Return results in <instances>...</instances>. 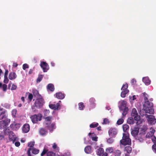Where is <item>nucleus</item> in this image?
<instances>
[{
	"label": "nucleus",
	"instance_id": "nucleus-1",
	"mask_svg": "<svg viewBox=\"0 0 156 156\" xmlns=\"http://www.w3.org/2000/svg\"><path fill=\"white\" fill-rule=\"evenodd\" d=\"M147 127H134L131 131V134L135 138L142 142L144 140V134Z\"/></svg>",
	"mask_w": 156,
	"mask_h": 156
},
{
	"label": "nucleus",
	"instance_id": "nucleus-2",
	"mask_svg": "<svg viewBox=\"0 0 156 156\" xmlns=\"http://www.w3.org/2000/svg\"><path fill=\"white\" fill-rule=\"evenodd\" d=\"M129 133H123L122 139L120 140L121 144L122 145H129L131 143V140L129 138Z\"/></svg>",
	"mask_w": 156,
	"mask_h": 156
},
{
	"label": "nucleus",
	"instance_id": "nucleus-3",
	"mask_svg": "<svg viewBox=\"0 0 156 156\" xmlns=\"http://www.w3.org/2000/svg\"><path fill=\"white\" fill-rule=\"evenodd\" d=\"M42 114L38 113L37 115L35 114L31 116L30 118L32 122L34 123H36L38 121H41L42 117Z\"/></svg>",
	"mask_w": 156,
	"mask_h": 156
},
{
	"label": "nucleus",
	"instance_id": "nucleus-4",
	"mask_svg": "<svg viewBox=\"0 0 156 156\" xmlns=\"http://www.w3.org/2000/svg\"><path fill=\"white\" fill-rule=\"evenodd\" d=\"M44 103V99L42 98H38L35 101L34 105L35 107L38 108H41Z\"/></svg>",
	"mask_w": 156,
	"mask_h": 156
},
{
	"label": "nucleus",
	"instance_id": "nucleus-5",
	"mask_svg": "<svg viewBox=\"0 0 156 156\" xmlns=\"http://www.w3.org/2000/svg\"><path fill=\"white\" fill-rule=\"evenodd\" d=\"M146 117L148 118L147 121L149 124L153 125L156 122V119L155 118L154 116L153 115H147Z\"/></svg>",
	"mask_w": 156,
	"mask_h": 156
},
{
	"label": "nucleus",
	"instance_id": "nucleus-6",
	"mask_svg": "<svg viewBox=\"0 0 156 156\" xmlns=\"http://www.w3.org/2000/svg\"><path fill=\"white\" fill-rule=\"evenodd\" d=\"M40 66L43 69L44 72H47L49 69V66L48 64L45 62H41Z\"/></svg>",
	"mask_w": 156,
	"mask_h": 156
},
{
	"label": "nucleus",
	"instance_id": "nucleus-7",
	"mask_svg": "<svg viewBox=\"0 0 156 156\" xmlns=\"http://www.w3.org/2000/svg\"><path fill=\"white\" fill-rule=\"evenodd\" d=\"M10 121L9 119L0 121V127H7L10 123Z\"/></svg>",
	"mask_w": 156,
	"mask_h": 156
},
{
	"label": "nucleus",
	"instance_id": "nucleus-8",
	"mask_svg": "<svg viewBox=\"0 0 156 156\" xmlns=\"http://www.w3.org/2000/svg\"><path fill=\"white\" fill-rule=\"evenodd\" d=\"M131 115L132 116L134 117V120H137L138 119H139V118H140V116L138 115L137 111L135 108H133L132 109Z\"/></svg>",
	"mask_w": 156,
	"mask_h": 156
},
{
	"label": "nucleus",
	"instance_id": "nucleus-9",
	"mask_svg": "<svg viewBox=\"0 0 156 156\" xmlns=\"http://www.w3.org/2000/svg\"><path fill=\"white\" fill-rule=\"evenodd\" d=\"M49 106L50 108L54 110H58L60 109V105L58 103L56 104H50Z\"/></svg>",
	"mask_w": 156,
	"mask_h": 156
},
{
	"label": "nucleus",
	"instance_id": "nucleus-10",
	"mask_svg": "<svg viewBox=\"0 0 156 156\" xmlns=\"http://www.w3.org/2000/svg\"><path fill=\"white\" fill-rule=\"evenodd\" d=\"M117 132L116 129L115 128H111L108 131V134L110 136L114 137Z\"/></svg>",
	"mask_w": 156,
	"mask_h": 156
},
{
	"label": "nucleus",
	"instance_id": "nucleus-11",
	"mask_svg": "<svg viewBox=\"0 0 156 156\" xmlns=\"http://www.w3.org/2000/svg\"><path fill=\"white\" fill-rule=\"evenodd\" d=\"M9 138L10 141H12L13 143L16 140V136L13 132H11L9 135Z\"/></svg>",
	"mask_w": 156,
	"mask_h": 156
},
{
	"label": "nucleus",
	"instance_id": "nucleus-12",
	"mask_svg": "<svg viewBox=\"0 0 156 156\" xmlns=\"http://www.w3.org/2000/svg\"><path fill=\"white\" fill-rule=\"evenodd\" d=\"M155 130L152 127H151L150 129L149 132L146 135V137L150 138L152 137L155 132Z\"/></svg>",
	"mask_w": 156,
	"mask_h": 156
},
{
	"label": "nucleus",
	"instance_id": "nucleus-13",
	"mask_svg": "<svg viewBox=\"0 0 156 156\" xmlns=\"http://www.w3.org/2000/svg\"><path fill=\"white\" fill-rule=\"evenodd\" d=\"M104 151L103 148H99L97 151V154L98 155L102 156H107L108 154L106 152L104 153Z\"/></svg>",
	"mask_w": 156,
	"mask_h": 156
},
{
	"label": "nucleus",
	"instance_id": "nucleus-14",
	"mask_svg": "<svg viewBox=\"0 0 156 156\" xmlns=\"http://www.w3.org/2000/svg\"><path fill=\"white\" fill-rule=\"evenodd\" d=\"M17 77V75L16 73L14 72H11L9 73V78L11 80L15 79Z\"/></svg>",
	"mask_w": 156,
	"mask_h": 156
},
{
	"label": "nucleus",
	"instance_id": "nucleus-15",
	"mask_svg": "<svg viewBox=\"0 0 156 156\" xmlns=\"http://www.w3.org/2000/svg\"><path fill=\"white\" fill-rule=\"evenodd\" d=\"M55 96L56 98L59 99H62L65 97V94L61 92L56 93Z\"/></svg>",
	"mask_w": 156,
	"mask_h": 156
},
{
	"label": "nucleus",
	"instance_id": "nucleus-16",
	"mask_svg": "<svg viewBox=\"0 0 156 156\" xmlns=\"http://www.w3.org/2000/svg\"><path fill=\"white\" fill-rule=\"evenodd\" d=\"M153 104L152 102H150L147 100L144 101V106L146 108H149V107H152L153 106Z\"/></svg>",
	"mask_w": 156,
	"mask_h": 156
},
{
	"label": "nucleus",
	"instance_id": "nucleus-17",
	"mask_svg": "<svg viewBox=\"0 0 156 156\" xmlns=\"http://www.w3.org/2000/svg\"><path fill=\"white\" fill-rule=\"evenodd\" d=\"M7 116L8 115L6 111L5 110L3 111L0 113V120L6 118Z\"/></svg>",
	"mask_w": 156,
	"mask_h": 156
},
{
	"label": "nucleus",
	"instance_id": "nucleus-18",
	"mask_svg": "<svg viewBox=\"0 0 156 156\" xmlns=\"http://www.w3.org/2000/svg\"><path fill=\"white\" fill-rule=\"evenodd\" d=\"M135 120L137 121L136 122V124L138 127L141 126H142V124L144 122V120L143 119H140V118H139V119Z\"/></svg>",
	"mask_w": 156,
	"mask_h": 156
},
{
	"label": "nucleus",
	"instance_id": "nucleus-19",
	"mask_svg": "<svg viewBox=\"0 0 156 156\" xmlns=\"http://www.w3.org/2000/svg\"><path fill=\"white\" fill-rule=\"evenodd\" d=\"M142 81L146 85H148L151 83V81L147 77H143L142 79Z\"/></svg>",
	"mask_w": 156,
	"mask_h": 156
},
{
	"label": "nucleus",
	"instance_id": "nucleus-20",
	"mask_svg": "<svg viewBox=\"0 0 156 156\" xmlns=\"http://www.w3.org/2000/svg\"><path fill=\"white\" fill-rule=\"evenodd\" d=\"M47 89L51 92L55 90L54 85L52 83H49L47 86Z\"/></svg>",
	"mask_w": 156,
	"mask_h": 156
},
{
	"label": "nucleus",
	"instance_id": "nucleus-21",
	"mask_svg": "<svg viewBox=\"0 0 156 156\" xmlns=\"http://www.w3.org/2000/svg\"><path fill=\"white\" fill-rule=\"evenodd\" d=\"M126 101H123L121 102L120 106L119 107V109L120 110H123V109L126 107Z\"/></svg>",
	"mask_w": 156,
	"mask_h": 156
},
{
	"label": "nucleus",
	"instance_id": "nucleus-22",
	"mask_svg": "<svg viewBox=\"0 0 156 156\" xmlns=\"http://www.w3.org/2000/svg\"><path fill=\"white\" fill-rule=\"evenodd\" d=\"M9 127H4V131L5 135H9L11 132H13L9 128Z\"/></svg>",
	"mask_w": 156,
	"mask_h": 156
},
{
	"label": "nucleus",
	"instance_id": "nucleus-23",
	"mask_svg": "<svg viewBox=\"0 0 156 156\" xmlns=\"http://www.w3.org/2000/svg\"><path fill=\"white\" fill-rule=\"evenodd\" d=\"M85 152L87 154L90 153L91 151V148L90 146H87L84 149Z\"/></svg>",
	"mask_w": 156,
	"mask_h": 156
},
{
	"label": "nucleus",
	"instance_id": "nucleus-24",
	"mask_svg": "<svg viewBox=\"0 0 156 156\" xmlns=\"http://www.w3.org/2000/svg\"><path fill=\"white\" fill-rule=\"evenodd\" d=\"M129 92V90H126L122 91L121 93V96L122 98H124L125 97L126 95Z\"/></svg>",
	"mask_w": 156,
	"mask_h": 156
},
{
	"label": "nucleus",
	"instance_id": "nucleus-25",
	"mask_svg": "<svg viewBox=\"0 0 156 156\" xmlns=\"http://www.w3.org/2000/svg\"><path fill=\"white\" fill-rule=\"evenodd\" d=\"M113 150L114 149L113 147H108L106 149V153H107V154L108 153H111L113 152Z\"/></svg>",
	"mask_w": 156,
	"mask_h": 156
},
{
	"label": "nucleus",
	"instance_id": "nucleus-26",
	"mask_svg": "<svg viewBox=\"0 0 156 156\" xmlns=\"http://www.w3.org/2000/svg\"><path fill=\"white\" fill-rule=\"evenodd\" d=\"M89 135L90 138H92V140L95 141H97V137L93 136L94 135V133H90L89 134Z\"/></svg>",
	"mask_w": 156,
	"mask_h": 156
},
{
	"label": "nucleus",
	"instance_id": "nucleus-27",
	"mask_svg": "<svg viewBox=\"0 0 156 156\" xmlns=\"http://www.w3.org/2000/svg\"><path fill=\"white\" fill-rule=\"evenodd\" d=\"M47 133V132L43 128H41L39 131L40 134L42 136L45 135Z\"/></svg>",
	"mask_w": 156,
	"mask_h": 156
},
{
	"label": "nucleus",
	"instance_id": "nucleus-28",
	"mask_svg": "<svg viewBox=\"0 0 156 156\" xmlns=\"http://www.w3.org/2000/svg\"><path fill=\"white\" fill-rule=\"evenodd\" d=\"M121 151L119 150H116L113 152L115 156H119L121 154Z\"/></svg>",
	"mask_w": 156,
	"mask_h": 156
},
{
	"label": "nucleus",
	"instance_id": "nucleus-29",
	"mask_svg": "<svg viewBox=\"0 0 156 156\" xmlns=\"http://www.w3.org/2000/svg\"><path fill=\"white\" fill-rule=\"evenodd\" d=\"M127 122L129 124H133L134 122L133 118L132 117L129 118L127 120Z\"/></svg>",
	"mask_w": 156,
	"mask_h": 156
},
{
	"label": "nucleus",
	"instance_id": "nucleus-30",
	"mask_svg": "<svg viewBox=\"0 0 156 156\" xmlns=\"http://www.w3.org/2000/svg\"><path fill=\"white\" fill-rule=\"evenodd\" d=\"M148 108V110H147V112H146L150 114H154V109L151 107H149V108Z\"/></svg>",
	"mask_w": 156,
	"mask_h": 156
},
{
	"label": "nucleus",
	"instance_id": "nucleus-31",
	"mask_svg": "<svg viewBox=\"0 0 156 156\" xmlns=\"http://www.w3.org/2000/svg\"><path fill=\"white\" fill-rule=\"evenodd\" d=\"M128 87V85L127 83H126L125 84H123L122 87L121 88V90L122 91L129 90L127 89Z\"/></svg>",
	"mask_w": 156,
	"mask_h": 156
},
{
	"label": "nucleus",
	"instance_id": "nucleus-32",
	"mask_svg": "<svg viewBox=\"0 0 156 156\" xmlns=\"http://www.w3.org/2000/svg\"><path fill=\"white\" fill-rule=\"evenodd\" d=\"M44 76V75H39L36 81L37 82L39 83L42 80Z\"/></svg>",
	"mask_w": 156,
	"mask_h": 156
},
{
	"label": "nucleus",
	"instance_id": "nucleus-33",
	"mask_svg": "<svg viewBox=\"0 0 156 156\" xmlns=\"http://www.w3.org/2000/svg\"><path fill=\"white\" fill-rule=\"evenodd\" d=\"M79 108L80 110H83V109L85 106L83 102H80L78 104Z\"/></svg>",
	"mask_w": 156,
	"mask_h": 156
},
{
	"label": "nucleus",
	"instance_id": "nucleus-34",
	"mask_svg": "<svg viewBox=\"0 0 156 156\" xmlns=\"http://www.w3.org/2000/svg\"><path fill=\"white\" fill-rule=\"evenodd\" d=\"M30 127H22V130L23 133H26L28 132L30 130Z\"/></svg>",
	"mask_w": 156,
	"mask_h": 156
},
{
	"label": "nucleus",
	"instance_id": "nucleus-35",
	"mask_svg": "<svg viewBox=\"0 0 156 156\" xmlns=\"http://www.w3.org/2000/svg\"><path fill=\"white\" fill-rule=\"evenodd\" d=\"M123 112L122 113V115L123 116H125L127 113V112L128 111V108L127 107L123 109Z\"/></svg>",
	"mask_w": 156,
	"mask_h": 156
},
{
	"label": "nucleus",
	"instance_id": "nucleus-36",
	"mask_svg": "<svg viewBox=\"0 0 156 156\" xmlns=\"http://www.w3.org/2000/svg\"><path fill=\"white\" fill-rule=\"evenodd\" d=\"M31 150L33 154H38L39 152V150L34 148H32Z\"/></svg>",
	"mask_w": 156,
	"mask_h": 156
},
{
	"label": "nucleus",
	"instance_id": "nucleus-37",
	"mask_svg": "<svg viewBox=\"0 0 156 156\" xmlns=\"http://www.w3.org/2000/svg\"><path fill=\"white\" fill-rule=\"evenodd\" d=\"M110 123V121L107 118H105L104 119L103 122L102 123L103 124H109Z\"/></svg>",
	"mask_w": 156,
	"mask_h": 156
},
{
	"label": "nucleus",
	"instance_id": "nucleus-38",
	"mask_svg": "<svg viewBox=\"0 0 156 156\" xmlns=\"http://www.w3.org/2000/svg\"><path fill=\"white\" fill-rule=\"evenodd\" d=\"M47 156H55V154L52 151H49L47 153Z\"/></svg>",
	"mask_w": 156,
	"mask_h": 156
},
{
	"label": "nucleus",
	"instance_id": "nucleus-39",
	"mask_svg": "<svg viewBox=\"0 0 156 156\" xmlns=\"http://www.w3.org/2000/svg\"><path fill=\"white\" fill-rule=\"evenodd\" d=\"M144 97V101H146L148 100V95L147 94H146V93L144 92L143 93Z\"/></svg>",
	"mask_w": 156,
	"mask_h": 156
},
{
	"label": "nucleus",
	"instance_id": "nucleus-40",
	"mask_svg": "<svg viewBox=\"0 0 156 156\" xmlns=\"http://www.w3.org/2000/svg\"><path fill=\"white\" fill-rule=\"evenodd\" d=\"M125 150L128 153H130L132 151V148L129 146L126 147L125 148Z\"/></svg>",
	"mask_w": 156,
	"mask_h": 156
},
{
	"label": "nucleus",
	"instance_id": "nucleus-41",
	"mask_svg": "<svg viewBox=\"0 0 156 156\" xmlns=\"http://www.w3.org/2000/svg\"><path fill=\"white\" fill-rule=\"evenodd\" d=\"M124 122V120L122 119H119L117 121V124L118 125L122 124Z\"/></svg>",
	"mask_w": 156,
	"mask_h": 156
},
{
	"label": "nucleus",
	"instance_id": "nucleus-42",
	"mask_svg": "<svg viewBox=\"0 0 156 156\" xmlns=\"http://www.w3.org/2000/svg\"><path fill=\"white\" fill-rule=\"evenodd\" d=\"M34 141H31L28 144V146L30 147V148H31V149L33 148V147L34 146Z\"/></svg>",
	"mask_w": 156,
	"mask_h": 156
},
{
	"label": "nucleus",
	"instance_id": "nucleus-43",
	"mask_svg": "<svg viewBox=\"0 0 156 156\" xmlns=\"http://www.w3.org/2000/svg\"><path fill=\"white\" fill-rule=\"evenodd\" d=\"M48 151V150L44 147V149H43V151L42 152V153L41 154V156H43L45 154L47 153Z\"/></svg>",
	"mask_w": 156,
	"mask_h": 156
},
{
	"label": "nucleus",
	"instance_id": "nucleus-44",
	"mask_svg": "<svg viewBox=\"0 0 156 156\" xmlns=\"http://www.w3.org/2000/svg\"><path fill=\"white\" fill-rule=\"evenodd\" d=\"M122 129L124 132L123 133H129V127H122Z\"/></svg>",
	"mask_w": 156,
	"mask_h": 156
},
{
	"label": "nucleus",
	"instance_id": "nucleus-45",
	"mask_svg": "<svg viewBox=\"0 0 156 156\" xmlns=\"http://www.w3.org/2000/svg\"><path fill=\"white\" fill-rule=\"evenodd\" d=\"M13 125H14L15 126V127H20L21 126L20 124V123L16 124V123H15V122H14V123L12 124H11L10 125V127H12V126Z\"/></svg>",
	"mask_w": 156,
	"mask_h": 156
},
{
	"label": "nucleus",
	"instance_id": "nucleus-46",
	"mask_svg": "<svg viewBox=\"0 0 156 156\" xmlns=\"http://www.w3.org/2000/svg\"><path fill=\"white\" fill-rule=\"evenodd\" d=\"M98 125V123L93 122L90 125V127H97Z\"/></svg>",
	"mask_w": 156,
	"mask_h": 156
},
{
	"label": "nucleus",
	"instance_id": "nucleus-47",
	"mask_svg": "<svg viewBox=\"0 0 156 156\" xmlns=\"http://www.w3.org/2000/svg\"><path fill=\"white\" fill-rule=\"evenodd\" d=\"M2 87L3 91L5 92L7 89V85L6 84H3Z\"/></svg>",
	"mask_w": 156,
	"mask_h": 156
},
{
	"label": "nucleus",
	"instance_id": "nucleus-48",
	"mask_svg": "<svg viewBox=\"0 0 156 156\" xmlns=\"http://www.w3.org/2000/svg\"><path fill=\"white\" fill-rule=\"evenodd\" d=\"M113 141L114 140L113 139L111 138H109L107 140V142L109 144H112L113 142Z\"/></svg>",
	"mask_w": 156,
	"mask_h": 156
},
{
	"label": "nucleus",
	"instance_id": "nucleus-49",
	"mask_svg": "<svg viewBox=\"0 0 156 156\" xmlns=\"http://www.w3.org/2000/svg\"><path fill=\"white\" fill-rule=\"evenodd\" d=\"M17 86L14 84H12V87L11 88V90H14L16 89L17 88Z\"/></svg>",
	"mask_w": 156,
	"mask_h": 156
},
{
	"label": "nucleus",
	"instance_id": "nucleus-50",
	"mask_svg": "<svg viewBox=\"0 0 156 156\" xmlns=\"http://www.w3.org/2000/svg\"><path fill=\"white\" fill-rule=\"evenodd\" d=\"M28 68V65L27 64L25 63L23 64V70H25L26 69Z\"/></svg>",
	"mask_w": 156,
	"mask_h": 156
},
{
	"label": "nucleus",
	"instance_id": "nucleus-51",
	"mask_svg": "<svg viewBox=\"0 0 156 156\" xmlns=\"http://www.w3.org/2000/svg\"><path fill=\"white\" fill-rule=\"evenodd\" d=\"M4 82L5 83H7L9 82V80L7 76H4Z\"/></svg>",
	"mask_w": 156,
	"mask_h": 156
},
{
	"label": "nucleus",
	"instance_id": "nucleus-52",
	"mask_svg": "<svg viewBox=\"0 0 156 156\" xmlns=\"http://www.w3.org/2000/svg\"><path fill=\"white\" fill-rule=\"evenodd\" d=\"M33 97L32 94L31 93H29L28 95V98L30 101H31L33 99Z\"/></svg>",
	"mask_w": 156,
	"mask_h": 156
},
{
	"label": "nucleus",
	"instance_id": "nucleus-53",
	"mask_svg": "<svg viewBox=\"0 0 156 156\" xmlns=\"http://www.w3.org/2000/svg\"><path fill=\"white\" fill-rule=\"evenodd\" d=\"M94 101L95 99L93 98H91L89 100V102L92 104H94Z\"/></svg>",
	"mask_w": 156,
	"mask_h": 156
},
{
	"label": "nucleus",
	"instance_id": "nucleus-54",
	"mask_svg": "<svg viewBox=\"0 0 156 156\" xmlns=\"http://www.w3.org/2000/svg\"><path fill=\"white\" fill-rule=\"evenodd\" d=\"M136 82V80L134 79H133L131 81V83L132 84L134 85L135 84Z\"/></svg>",
	"mask_w": 156,
	"mask_h": 156
},
{
	"label": "nucleus",
	"instance_id": "nucleus-55",
	"mask_svg": "<svg viewBox=\"0 0 156 156\" xmlns=\"http://www.w3.org/2000/svg\"><path fill=\"white\" fill-rule=\"evenodd\" d=\"M16 112L17 111L16 109H13V110H12V113L13 116H15L16 114Z\"/></svg>",
	"mask_w": 156,
	"mask_h": 156
},
{
	"label": "nucleus",
	"instance_id": "nucleus-56",
	"mask_svg": "<svg viewBox=\"0 0 156 156\" xmlns=\"http://www.w3.org/2000/svg\"><path fill=\"white\" fill-rule=\"evenodd\" d=\"M52 118V117L51 116H48L46 117L45 119L47 121H50L51 120Z\"/></svg>",
	"mask_w": 156,
	"mask_h": 156
},
{
	"label": "nucleus",
	"instance_id": "nucleus-57",
	"mask_svg": "<svg viewBox=\"0 0 156 156\" xmlns=\"http://www.w3.org/2000/svg\"><path fill=\"white\" fill-rule=\"evenodd\" d=\"M44 115H47L49 113V111L48 110H45L44 111Z\"/></svg>",
	"mask_w": 156,
	"mask_h": 156
},
{
	"label": "nucleus",
	"instance_id": "nucleus-58",
	"mask_svg": "<svg viewBox=\"0 0 156 156\" xmlns=\"http://www.w3.org/2000/svg\"><path fill=\"white\" fill-rule=\"evenodd\" d=\"M152 148L154 151L156 153V144H155L153 145L152 146Z\"/></svg>",
	"mask_w": 156,
	"mask_h": 156
},
{
	"label": "nucleus",
	"instance_id": "nucleus-59",
	"mask_svg": "<svg viewBox=\"0 0 156 156\" xmlns=\"http://www.w3.org/2000/svg\"><path fill=\"white\" fill-rule=\"evenodd\" d=\"M152 141L154 144H156V137L154 136H153V137L152 138Z\"/></svg>",
	"mask_w": 156,
	"mask_h": 156
},
{
	"label": "nucleus",
	"instance_id": "nucleus-60",
	"mask_svg": "<svg viewBox=\"0 0 156 156\" xmlns=\"http://www.w3.org/2000/svg\"><path fill=\"white\" fill-rule=\"evenodd\" d=\"M9 73L8 70L7 69L5 70V72L4 74V76H7L8 74Z\"/></svg>",
	"mask_w": 156,
	"mask_h": 156
},
{
	"label": "nucleus",
	"instance_id": "nucleus-61",
	"mask_svg": "<svg viewBox=\"0 0 156 156\" xmlns=\"http://www.w3.org/2000/svg\"><path fill=\"white\" fill-rule=\"evenodd\" d=\"M15 145L16 147H19L20 145V143L19 142H16L15 143Z\"/></svg>",
	"mask_w": 156,
	"mask_h": 156
},
{
	"label": "nucleus",
	"instance_id": "nucleus-62",
	"mask_svg": "<svg viewBox=\"0 0 156 156\" xmlns=\"http://www.w3.org/2000/svg\"><path fill=\"white\" fill-rule=\"evenodd\" d=\"M4 138L3 135L0 134V140H2Z\"/></svg>",
	"mask_w": 156,
	"mask_h": 156
},
{
	"label": "nucleus",
	"instance_id": "nucleus-63",
	"mask_svg": "<svg viewBox=\"0 0 156 156\" xmlns=\"http://www.w3.org/2000/svg\"><path fill=\"white\" fill-rule=\"evenodd\" d=\"M32 149L31 148H30L27 151V153L28 155L30 154V151Z\"/></svg>",
	"mask_w": 156,
	"mask_h": 156
},
{
	"label": "nucleus",
	"instance_id": "nucleus-64",
	"mask_svg": "<svg viewBox=\"0 0 156 156\" xmlns=\"http://www.w3.org/2000/svg\"><path fill=\"white\" fill-rule=\"evenodd\" d=\"M32 112L34 113H36L37 112V110L35 108H32Z\"/></svg>",
	"mask_w": 156,
	"mask_h": 156
}]
</instances>
